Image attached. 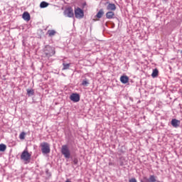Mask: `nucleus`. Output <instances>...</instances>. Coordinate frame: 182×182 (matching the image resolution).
<instances>
[{
    "instance_id": "obj_4",
    "label": "nucleus",
    "mask_w": 182,
    "mask_h": 182,
    "mask_svg": "<svg viewBox=\"0 0 182 182\" xmlns=\"http://www.w3.org/2000/svg\"><path fill=\"white\" fill-rule=\"evenodd\" d=\"M32 155L26 149L22 151L21 155V160L29 163L31 161V157Z\"/></svg>"
},
{
    "instance_id": "obj_15",
    "label": "nucleus",
    "mask_w": 182,
    "mask_h": 182,
    "mask_svg": "<svg viewBox=\"0 0 182 182\" xmlns=\"http://www.w3.org/2000/svg\"><path fill=\"white\" fill-rule=\"evenodd\" d=\"M26 92H27V95L29 97H31V96H33V95H35V90L33 89H27Z\"/></svg>"
},
{
    "instance_id": "obj_24",
    "label": "nucleus",
    "mask_w": 182,
    "mask_h": 182,
    "mask_svg": "<svg viewBox=\"0 0 182 182\" xmlns=\"http://www.w3.org/2000/svg\"><path fill=\"white\" fill-rule=\"evenodd\" d=\"M129 182H137V180L136 179V178H132L129 180Z\"/></svg>"
},
{
    "instance_id": "obj_17",
    "label": "nucleus",
    "mask_w": 182,
    "mask_h": 182,
    "mask_svg": "<svg viewBox=\"0 0 182 182\" xmlns=\"http://www.w3.org/2000/svg\"><path fill=\"white\" fill-rule=\"evenodd\" d=\"M47 33H48V36H55V35H56V31L55 30H48L47 31Z\"/></svg>"
},
{
    "instance_id": "obj_21",
    "label": "nucleus",
    "mask_w": 182,
    "mask_h": 182,
    "mask_svg": "<svg viewBox=\"0 0 182 182\" xmlns=\"http://www.w3.org/2000/svg\"><path fill=\"white\" fill-rule=\"evenodd\" d=\"M25 136H26V133L24 132H21L19 135L20 140H25Z\"/></svg>"
},
{
    "instance_id": "obj_22",
    "label": "nucleus",
    "mask_w": 182,
    "mask_h": 182,
    "mask_svg": "<svg viewBox=\"0 0 182 182\" xmlns=\"http://www.w3.org/2000/svg\"><path fill=\"white\" fill-rule=\"evenodd\" d=\"M6 150V145L4 144H0V151H5Z\"/></svg>"
},
{
    "instance_id": "obj_8",
    "label": "nucleus",
    "mask_w": 182,
    "mask_h": 182,
    "mask_svg": "<svg viewBox=\"0 0 182 182\" xmlns=\"http://www.w3.org/2000/svg\"><path fill=\"white\" fill-rule=\"evenodd\" d=\"M70 99L74 103H77V102L80 101V95L78 93H73L70 96Z\"/></svg>"
},
{
    "instance_id": "obj_16",
    "label": "nucleus",
    "mask_w": 182,
    "mask_h": 182,
    "mask_svg": "<svg viewBox=\"0 0 182 182\" xmlns=\"http://www.w3.org/2000/svg\"><path fill=\"white\" fill-rule=\"evenodd\" d=\"M151 76L153 77H157L159 76V70L157 68L153 70Z\"/></svg>"
},
{
    "instance_id": "obj_9",
    "label": "nucleus",
    "mask_w": 182,
    "mask_h": 182,
    "mask_svg": "<svg viewBox=\"0 0 182 182\" xmlns=\"http://www.w3.org/2000/svg\"><path fill=\"white\" fill-rule=\"evenodd\" d=\"M171 126L173 127L177 128L180 127V120L176 119H173L171 122Z\"/></svg>"
},
{
    "instance_id": "obj_27",
    "label": "nucleus",
    "mask_w": 182,
    "mask_h": 182,
    "mask_svg": "<svg viewBox=\"0 0 182 182\" xmlns=\"http://www.w3.org/2000/svg\"><path fill=\"white\" fill-rule=\"evenodd\" d=\"M120 166H123V162H121V163H120Z\"/></svg>"
},
{
    "instance_id": "obj_2",
    "label": "nucleus",
    "mask_w": 182,
    "mask_h": 182,
    "mask_svg": "<svg viewBox=\"0 0 182 182\" xmlns=\"http://www.w3.org/2000/svg\"><path fill=\"white\" fill-rule=\"evenodd\" d=\"M61 154H63L65 159H70V149H69V146L67 144L62 146Z\"/></svg>"
},
{
    "instance_id": "obj_10",
    "label": "nucleus",
    "mask_w": 182,
    "mask_h": 182,
    "mask_svg": "<svg viewBox=\"0 0 182 182\" xmlns=\"http://www.w3.org/2000/svg\"><path fill=\"white\" fill-rule=\"evenodd\" d=\"M22 18L24 21L29 22V21H31V14H29L28 11H25L22 15Z\"/></svg>"
},
{
    "instance_id": "obj_6",
    "label": "nucleus",
    "mask_w": 182,
    "mask_h": 182,
    "mask_svg": "<svg viewBox=\"0 0 182 182\" xmlns=\"http://www.w3.org/2000/svg\"><path fill=\"white\" fill-rule=\"evenodd\" d=\"M75 15L77 19H82V18L85 16V12L83 11V10H82V9L77 7L75 9Z\"/></svg>"
},
{
    "instance_id": "obj_14",
    "label": "nucleus",
    "mask_w": 182,
    "mask_h": 182,
    "mask_svg": "<svg viewBox=\"0 0 182 182\" xmlns=\"http://www.w3.org/2000/svg\"><path fill=\"white\" fill-rule=\"evenodd\" d=\"M89 85H90V82H89V79L85 78L84 80H82L81 86L87 87V86H89Z\"/></svg>"
},
{
    "instance_id": "obj_7",
    "label": "nucleus",
    "mask_w": 182,
    "mask_h": 182,
    "mask_svg": "<svg viewBox=\"0 0 182 182\" xmlns=\"http://www.w3.org/2000/svg\"><path fill=\"white\" fill-rule=\"evenodd\" d=\"M107 11L114 12L116 10V4L113 3H110L109 1L105 4Z\"/></svg>"
},
{
    "instance_id": "obj_20",
    "label": "nucleus",
    "mask_w": 182,
    "mask_h": 182,
    "mask_svg": "<svg viewBox=\"0 0 182 182\" xmlns=\"http://www.w3.org/2000/svg\"><path fill=\"white\" fill-rule=\"evenodd\" d=\"M63 70H66L69 69V68H70V64L63 63Z\"/></svg>"
},
{
    "instance_id": "obj_5",
    "label": "nucleus",
    "mask_w": 182,
    "mask_h": 182,
    "mask_svg": "<svg viewBox=\"0 0 182 182\" xmlns=\"http://www.w3.org/2000/svg\"><path fill=\"white\" fill-rule=\"evenodd\" d=\"M64 16L67 18H73L75 16V13H73V9L70 6L67 7L63 11Z\"/></svg>"
},
{
    "instance_id": "obj_26",
    "label": "nucleus",
    "mask_w": 182,
    "mask_h": 182,
    "mask_svg": "<svg viewBox=\"0 0 182 182\" xmlns=\"http://www.w3.org/2000/svg\"><path fill=\"white\" fill-rule=\"evenodd\" d=\"M109 166H112L113 164H112V162H109Z\"/></svg>"
},
{
    "instance_id": "obj_25",
    "label": "nucleus",
    "mask_w": 182,
    "mask_h": 182,
    "mask_svg": "<svg viewBox=\"0 0 182 182\" xmlns=\"http://www.w3.org/2000/svg\"><path fill=\"white\" fill-rule=\"evenodd\" d=\"M77 163H79V161L77 160V159H75L73 160V164H75V165H77Z\"/></svg>"
},
{
    "instance_id": "obj_13",
    "label": "nucleus",
    "mask_w": 182,
    "mask_h": 182,
    "mask_svg": "<svg viewBox=\"0 0 182 182\" xmlns=\"http://www.w3.org/2000/svg\"><path fill=\"white\" fill-rule=\"evenodd\" d=\"M114 12L113 11H108L105 14L107 19H114Z\"/></svg>"
},
{
    "instance_id": "obj_12",
    "label": "nucleus",
    "mask_w": 182,
    "mask_h": 182,
    "mask_svg": "<svg viewBox=\"0 0 182 182\" xmlns=\"http://www.w3.org/2000/svg\"><path fill=\"white\" fill-rule=\"evenodd\" d=\"M120 82L123 83V85H126V83L129 82V77L127 75H122L120 77Z\"/></svg>"
},
{
    "instance_id": "obj_28",
    "label": "nucleus",
    "mask_w": 182,
    "mask_h": 182,
    "mask_svg": "<svg viewBox=\"0 0 182 182\" xmlns=\"http://www.w3.org/2000/svg\"><path fill=\"white\" fill-rule=\"evenodd\" d=\"M65 182H72V181H65Z\"/></svg>"
},
{
    "instance_id": "obj_23",
    "label": "nucleus",
    "mask_w": 182,
    "mask_h": 182,
    "mask_svg": "<svg viewBox=\"0 0 182 182\" xmlns=\"http://www.w3.org/2000/svg\"><path fill=\"white\" fill-rule=\"evenodd\" d=\"M46 173L48 176V177H50V176H52V174L50 173V172H49V169H46Z\"/></svg>"
},
{
    "instance_id": "obj_19",
    "label": "nucleus",
    "mask_w": 182,
    "mask_h": 182,
    "mask_svg": "<svg viewBox=\"0 0 182 182\" xmlns=\"http://www.w3.org/2000/svg\"><path fill=\"white\" fill-rule=\"evenodd\" d=\"M47 6H49V4L46 1H42L40 4V8H47Z\"/></svg>"
},
{
    "instance_id": "obj_11",
    "label": "nucleus",
    "mask_w": 182,
    "mask_h": 182,
    "mask_svg": "<svg viewBox=\"0 0 182 182\" xmlns=\"http://www.w3.org/2000/svg\"><path fill=\"white\" fill-rule=\"evenodd\" d=\"M103 15H105V10L103 9H101L99 10V11L95 15V18L100 19L103 17Z\"/></svg>"
},
{
    "instance_id": "obj_3",
    "label": "nucleus",
    "mask_w": 182,
    "mask_h": 182,
    "mask_svg": "<svg viewBox=\"0 0 182 182\" xmlns=\"http://www.w3.org/2000/svg\"><path fill=\"white\" fill-rule=\"evenodd\" d=\"M40 146L43 154H49L50 153V145L48 142H43Z\"/></svg>"
},
{
    "instance_id": "obj_18",
    "label": "nucleus",
    "mask_w": 182,
    "mask_h": 182,
    "mask_svg": "<svg viewBox=\"0 0 182 182\" xmlns=\"http://www.w3.org/2000/svg\"><path fill=\"white\" fill-rule=\"evenodd\" d=\"M157 178V176H154V175H151L149 178V182H156L157 180L156 179Z\"/></svg>"
},
{
    "instance_id": "obj_1",
    "label": "nucleus",
    "mask_w": 182,
    "mask_h": 182,
    "mask_svg": "<svg viewBox=\"0 0 182 182\" xmlns=\"http://www.w3.org/2000/svg\"><path fill=\"white\" fill-rule=\"evenodd\" d=\"M44 53L46 58H50L51 56H53V55L55 53V48L50 46H46L44 49Z\"/></svg>"
}]
</instances>
